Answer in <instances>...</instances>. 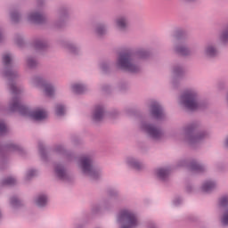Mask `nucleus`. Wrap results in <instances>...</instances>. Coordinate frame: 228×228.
<instances>
[{"label":"nucleus","instance_id":"1","mask_svg":"<svg viewBox=\"0 0 228 228\" xmlns=\"http://www.w3.org/2000/svg\"><path fill=\"white\" fill-rule=\"evenodd\" d=\"M2 60L4 64L3 76L6 77L10 92L13 95L9 102V111L12 113L18 112L22 117H29L33 120H45L47 118V112L45 110L40 109L31 110L28 106L20 102V96L19 95H20L22 91L15 84V79L19 77V72L13 67V63H12V54L4 53Z\"/></svg>","mask_w":228,"mask_h":228},{"label":"nucleus","instance_id":"2","mask_svg":"<svg viewBox=\"0 0 228 228\" xmlns=\"http://www.w3.org/2000/svg\"><path fill=\"white\" fill-rule=\"evenodd\" d=\"M117 67L118 69H121V70H126L132 74L140 72V66L134 64V53L131 51L119 53L117 61Z\"/></svg>","mask_w":228,"mask_h":228},{"label":"nucleus","instance_id":"3","mask_svg":"<svg viewBox=\"0 0 228 228\" xmlns=\"http://www.w3.org/2000/svg\"><path fill=\"white\" fill-rule=\"evenodd\" d=\"M200 124L198 122H193L188 125L185 128V139L190 145H193V143H200L202 140H206L208 138L209 133L207 131H199Z\"/></svg>","mask_w":228,"mask_h":228},{"label":"nucleus","instance_id":"4","mask_svg":"<svg viewBox=\"0 0 228 228\" xmlns=\"http://www.w3.org/2000/svg\"><path fill=\"white\" fill-rule=\"evenodd\" d=\"M80 168L87 177L97 180L102 175L101 168L97 167L94 163V159L90 156H84L80 159Z\"/></svg>","mask_w":228,"mask_h":228},{"label":"nucleus","instance_id":"5","mask_svg":"<svg viewBox=\"0 0 228 228\" xmlns=\"http://www.w3.org/2000/svg\"><path fill=\"white\" fill-rule=\"evenodd\" d=\"M180 102L183 108L190 111H196L202 108V102L199 99V94L195 91H187L181 95Z\"/></svg>","mask_w":228,"mask_h":228},{"label":"nucleus","instance_id":"6","mask_svg":"<svg viewBox=\"0 0 228 228\" xmlns=\"http://www.w3.org/2000/svg\"><path fill=\"white\" fill-rule=\"evenodd\" d=\"M118 220L121 224L120 228H136L140 225L138 216L133 210H121Z\"/></svg>","mask_w":228,"mask_h":228},{"label":"nucleus","instance_id":"7","mask_svg":"<svg viewBox=\"0 0 228 228\" xmlns=\"http://www.w3.org/2000/svg\"><path fill=\"white\" fill-rule=\"evenodd\" d=\"M31 83L35 86H42L47 97H53V95H54V92L56 91V89L51 83L47 82L42 77L40 76L32 77Z\"/></svg>","mask_w":228,"mask_h":228},{"label":"nucleus","instance_id":"8","mask_svg":"<svg viewBox=\"0 0 228 228\" xmlns=\"http://www.w3.org/2000/svg\"><path fill=\"white\" fill-rule=\"evenodd\" d=\"M141 129L147 133L148 136L153 140H161L163 138V130L153 124L143 121L141 124Z\"/></svg>","mask_w":228,"mask_h":228},{"label":"nucleus","instance_id":"9","mask_svg":"<svg viewBox=\"0 0 228 228\" xmlns=\"http://www.w3.org/2000/svg\"><path fill=\"white\" fill-rule=\"evenodd\" d=\"M8 152H19L21 156L26 154L24 148L13 142H9L4 146H0V157L2 159L4 158Z\"/></svg>","mask_w":228,"mask_h":228},{"label":"nucleus","instance_id":"10","mask_svg":"<svg viewBox=\"0 0 228 228\" xmlns=\"http://www.w3.org/2000/svg\"><path fill=\"white\" fill-rule=\"evenodd\" d=\"M179 167H187L191 172H194L195 174H202V172H206V167L204 165L200 164L197 160H181L178 163Z\"/></svg>","mask_w":228,"mask_h":228},{"label":"nucleus","instance_id":"11","mask_svg":"<svg viewBox=\"0 0 228 228\" xmlns=\"http://www.w3.org/2000/svg\"><path fill=\"white\" fill-rule=\"evenodd\" d=\"M150 114L157 120L161 119L165 115L163 106H161L158 102H151L150 106Z\"/></svg>","mask_w":228,"mask_h":228},{"label":"nucleus","instance_id":"12","mask_svg":"<svg viewBox=\"0 0 228 228\" xmlns=\"http://www.w3.org/2000/svg\"><path fill=\"white\" fill-rule=\"evenodd\" d=\"M174 51L178 56H191V54H193L192 50L183 41L175 45Z\"/></svg>","mask_w":228,"mask_h":228},{"label":"nucleus","instance_id":"13","mask_svg":"<svg viewBox=\"0 0 228 228\" xmlns=\"http://www.w3.org/2000/svg\"><path fill=\"white\" fill-rule=\"evenodd\" d=\"M58 20L55 23L56 28H61L65 26V22L69 20V8L61 6L58 10Z\"/></svg>","mask_w":228,"mask_h":228},{"label":"nucleus","instance_id":"14","mask_svg":"<svg viewBox=\"0 0 228 228\" xmlns=\"http://www.w3.org/2000/svg\"><path fill=\"white\" fill-rule=\"evenodd\" d=\"M54 151L55 152H57V154H61V156H63V158L67 160V161H73L75 159V156L74 153L67 151L65 149V146L61 145V144H57L54 146Z\"/></svg>","mask_w":228,"mask_h":228},{"label":"nucleus","instance_id":"15","mask_svg":"<svg viewBox=\"0 0 228 228\" xmlns=\"http://www.w3.org/2000/svg\"><path fill=\"white\" fill-rule=\"evenodd\" d=\"M55 175H57L58 179L61 181H69L70 179V175L67 173V169L61 164H56L54 167Z\"/></svg>","mask_w":228,"mask_h":228},{"label":"nucleus","instance_id":"16","mask_svg":"<svg viewBox=\"0 0 228 228\" xmlns=\"http://www.w3.org/2000/svg\"><path fill=\"white\" fill-rule=\"evenodd\" d=\"M28 20L34 24H45L47 18H45V15L40 14L39 12H31L28 15Z\"/></svg>","mask_w":228,"mask_h":228},{"label":"nucleus","instance_id":"17","mask_svg":"<svg viewBox=\"0 0 228 228\" xmlns=\"http://www.w3.org/2000/svg\"><path fill=\"white\" fill-rule=\"evenodd\" d=\"M116 27L119 31H127V28H129V19L126 16H119L116 20Z\"/></svg>","mask_w":228,"mask_h":228},{"label":"nucleus","instance_id":"18","mask_svg":"<svg viewBox=\"0 0 228 228\" xmlns=\"http://www.w3.org/2000/svg\"><path fill=\"white\" fill-rule=\"evenodd\" d=\"M105 113H106V110H104V107H102V105L96 106L93 112L94 122H101L102 118H104Z\"/></svg>","mask_w":228,"mask_h":228},{"label":"nucleus","instance_id":"19","mask_svg":"<svg viewBox=\"0 0 228 228\" xmlns=\"http://www.w3.org/2000/svg\"><path fill=\"white\" fill-rule=\"evenodd\" d=\"M33 47L36 51H45L49 47V43L44 38H37L33 42Z\"/></svg>","mask_w":228,"mask_h":228},{"label":"nucleus","instance_id":"20","mask_svg":"<svg viewBox=\"0 0 228 228\" xmlns=\"http://www.w3.org/2000/svg\"><path fill=\"white\" fill-rule=\"evenodd\" d=\"M157 174V177L160 180V181H168V177H170V168L168 167H161L157 169L156 171Z\"/></svg>","mask_w":228,"mask_h":228},{"label":"nucleus","instance_id":"21","mask_svg":"<svg viewBox=\"0 0 228 228\" xmlns=\"http://www.w3.org/2000/svg\"><path fill=\"white\" fill-rule=\"evenodd\" d=\"M126 163L135 170H143V168L145 167V166H143V163L140 162L134 158H128Z\"/></svg>","mask_w":228,"mask_h":228},{"label":"nucleus","instance_id":"22","mask_svg":"<svg viewBox=\"0 0 228 228\" xmlns=\"http://www.w3.org/2000/svg\"><path fill=\"white\" fill-rule=\"evenodd\" d=\"M184 76V68L181 65H175L173 67L174 79H181Z\"/></svg>","mask_w":228,"mask_h":228},{"label":"nucleus","instance_id":"23","mask_svg":"<svg viewBox=\"0 0 228 228\" xmlns=\"http://www.w3.org/2000/svg\"><path fill=\"white\" fill-rule=\"evenodd\" d=\"M215 188H216V183L213 181H207L202 184L201 190L205 193H211Z\"/></svg>","mask_w":228,"mask_h":228},{"label":"nucleus","instance_id":"24","mask_svg":"<svg viewBox=\"0 0 228 228\" xmlns=\"http://www.w3.org/2000/svg\"><path fill=\"white\" fill-rule=\"evenodd\" d=\"M205 54L209 58H215L218 56V50L213 45H208L205 47Z\"/></svg>","mask_w":228,"mask_h":228},{"label":"nucleus","instance_id":"25","mask_svg":"<svg viewBox=\"0 0 228 228\" xmlns=\"http://www.w3.org/2000/svg\"><path fill=\"white\" fill-rule=\"evenodd\" d=\"M71 88L74 94H77L78 95H81V94H85V92H86V86L83 84H74L71 86Z\"/></svg>","mask_w":228,"mask_h":228},{"label":"nucleus","instance_id":"26","mask_svg":"<svg viewBox=\"0 0 228 228\" xmlns=\"http://www.w3.org/2000/svg\"><path fill=\"white\" fill-rule=\"evenodd\" d=\"M107 28L106 24L98 23L95 27L96 35H98V37H103V35H106Z\"/></svg>","mask_w":228,"mask_h":228},{"label":"nucleus","instance_id":"27","mask_svg":"<svg viewBox=\"0 0 228 228\" xmlns=\"http://www.w3.org/2000/svg\"><path fill=\"white\" fill-rule=\"evenodd\" d=\"M2 186H15L17 184V180L12 176L4 178L1 182Z\"/></svg>","mask_w":228,"mask_h":228},{"label":"nucleus","instance_id":"28","mask_svg":"<svg viewBox=\"0 0 228 228\" xmlns=\"http://www.w3.org/2000/svg\"><path fill=\"white\" fill-rule=\"evenodd\" d=\"M36 204L38 208H45L47 206V196L39 195L36 200Z\"/></svg>","mask_w":228,"mask_h":228},{"label":"nucleus","instance_id":"29","mask_svg":"<svg viewBox=\"0 0 228 228\" xmlns=\"http://www.w3.org/2000/svg\"><path fill=\"white\" fill-rule=\"evenodd\" d=\"M135 56H137V58H140L141 60H145L151 56V53H149V51L145 49H139L135 53Z\"/></svg>","mask_w":228,"mask_h":228},{"label":"nucleus","instance_id":"30","mask_svg":"<svg viewBox=\"0 0 228 228\" xmlns=\"http://www.w3.org/2000/svg\"><path fill=\"white\" fill-rule=\"evenodd\" d=\"M27 65L28 69H37L38 67V61L33 56L27 57Z\"/></svg>","mask_w":228,"mask_h":228},{"label":"nucleus","instance_id":"31","mask_svg":"<svg viewBox=\"0 0 228 228\" xmlns=\"http://www.w3.org/2000/svg\"><path fill=\"white\" fill-rule=\"evenodd\" d=\"M173 37L175 40H180L183 42V40H186V32L183 30H176Z\"/></svg>","mask_w":228,"mask_h":228},{"label":"nucleus","instance_id":"32","mask_svg":"<svg viewBox=\"0 0 228 228\" xmlns=\"http://www.w3.org/2000/svg\"><path fill=\"white\" fill-rule=\"evenodd\" d=\"M65 47L69 51V53H71V54H79V48H77L74 44L67 43Z\"/></svg>","mask_w":228,"mask_h":228},{"label":"nucleus","instance_id":"33","mask_svg":"<svg viewBox=\"0 0 228 228\" xmlns=\"http://www.w3.org/2000/svg\"><path fill=\"white\" fill-rule=\"evenodd\" d=\"M219 38L223 44H227L228 42V26L223 28L221 31V34L219 36Z\"/></svg>","mask_w":228,"mask_h":228},{"label":"nucleus","instance_id":"34","mask_svg":"<svg viewBox=\"0 0 228 228\" xmlns=\"http://www.w3.org/2000/svg\"><path fill=\"white\" fill-rule=\"evenodd\" d=\"M10 204L12 206V208H20L21 206H24L22 200L17 197H12L10 200Z\"/></svg>","mask_w":228,"mask_h":228},{"label":"nucleus","instance_id":"35","mask_svg":"<svg viewBox=\"0 0 228 228\" xmlns=\"http://www.w3.org/2000/svg\"><path fill=\"white\" fill-rule=\"evenodd\" d=\"M55 113L57 117H63L65 115V105L57 104L55 106Z\"/></svg>","mask_w":228,"mask_h":228},{"label":"nucleus","instance_id":"36","mask_svg":"<svg viewBox=\"0 0 228 228\" xmlns=\"http://www.w3.org/2000/svg\"><path fill=\"white\" fill-rule=\"evenodd\" d=\"M38 151L42 159H47V153L45 152V147L44 146V144H42V142L38 143Z\"/></svg>","mask_w":228,"mask_h":228},{"label":"nucleus","instance_id":"37","mask_svg":"<svg viewBox=\"0 0 228 228\" xmlns=\"http://www.w3.org/2000/svg\"><path fill=\"white\" fill-rule=\"evenodd\" d=\"M11 20L12 22L16 23L20 21V13L19 12L14 11L11 12Z\"/></svg>","mask_w":228,"mask_h":228},{"label":"nucleus","instance_id":"38","mask_svg":"<svg viewBox=\"0 0 228 228\" xmlns=\"http://www.w3.org/2000/svg\"><path fill=\"white\" fill-rule=\"evenodd\" d=\"M8 133V127H6V123L4 120L0 119V135L3 136Z\"/></svg>","mask_w":228,"mask_h":228},{"label":"nucleus","instance_id":"39","mask_svg":"<svg viewBox=\"0 0 228 228\" xmlns=\"http://www.w3.org/2000/svg\"><path fill=\"white\" fill-rule=\"evenodd\" d=\"M221 224H223V225H228V208H226L223 213Z\"/></svg>","mask_w":228,"mask_h":228},{"label":"nucleus","instance_id":"40","mask_svg":"<svg viewBox=\"0 0 228 228\" xmlns=\"http://www.w3.org/2000/svg\"><path fill=\"white\" fill-rule=\"evenodd\" d=\"M37 175V170L35 169H30L27 172L26 175V181H30V179H33V177H35Z\"/></svg>","mask_w":228,"mask_h":228},{"label":"nucleus","instance_id":"41","mask_svg":"<svg viewBox=\"0 0 228 228\" xmlns=\"http://www.w3.org/2000/svg\"><path fill=\"white\" fill-rule=\"evenodd\" d=\"M219 205L221 208H227L228 206V196H223L219 200Z\"/></svg>","mask_w":228,"mask_h":228},{"label":"nucleus","instance_id":"42","mask_svg":"<svg viewBox=\"0 0 228 228\" xmlns=\"http://www.w3.org/2000/svg\"><path fill=\"white\" fill-rule=\"evenodd\" d=\"M15 44L19 45V47H22L24 45V38L20 35H16L15 37Z\"/></svg>","mask_w":228,"mask_h":228},{"label":"nucleus","instance_id":"43","mask_svg":"<svg viewBox=\"0 0 228 228\" xmlns=\"http://www.w3.org/2000/svg\"><path fill=\"white\" fill-rule=\"evenodd\" d=\"M108 195L109 197H118V191H117V190L115 189H109Z\"/></svg>","mask_w":228,"mask_h":228},{"label":"nucleus","instance_id":"44","mask_svg":"<svg viewBox=\"0 0 228 228\" xmlns=\"http://www.w3.org/2000/svg\"><path fill=\"white\" fill-rule=\"evenodd\" d=\"M101 69L103 72H110V64H108V62H102L101 64Z\"/></svg>","mask_w":228,"mask_h":228},{"label":"nucleus","instance_id":"45","mask_svg":"<svg viewBox=\"0 0 228 228\" xmlns=\"http://www.w3.org/2000/svg\"><path fill=\"white\" fill-rule=\"evenodd\" d=\"M181 202H183V200L181 198H177L174 200L175 206H179V204H181Z\"/></svg>","mask_w":228,"mask_h":228},{"label":"nucleus","instance_id":"46","mask_svg":"<svg viewBox=\"0 0 228 228\" xmlns=\"http://www.w3.org/2000/svg\"><path fill=\"white\" fill-rule=\"evenodd\" d=\"M4 35L3 34V28H0V44L1 42H4Z\"/></svg>","mask_w":228,"mask_h":228},{"label":"nucleus","instance_id":"47","mask_svg":"<svg viewBox=\"0 0 228 228\" xmlns=\"http://www.w3.org/2000/svg\"><path fill=\"white\" fill-rule=\"evenodd\" d=\"M99 209H100L99 206H94L93 208V213H99Z\"/></svg>","mask_w":228,"mask_h":228},{"label":"nucleus","instance_id":"48","mask_svg":"<svg viewBox=\"0 0 228 228\" xmlns=\"http://www.w3.org/2000/svg\"><path fill=\"white\" fill-rule=\"evenodd\" d=\"M149 228H158V227H156V224H154V223H150Z\"/></svg>","mask_w":228,"mask_h":228},{"label":"nucleus","instance_id":"49","mask_svg":"<svg viewBox=\"0 0 228 228\" xmlns=\"http://www.w3.org/2000/svg\"><path fill=\"white\" fill-rule=\"evenodd\" d=\"M108 88H110V86H105L102 87L103 92H108Z\"/></svg>","mask_w":228,"mask_h":228},{"label":"nucleus","instance_id":"50","mask_svg":"<svg viewBox=\"0 0 228 228\" xmlns=\"http://www.w3.org/2000/svg\"><path fill=\"white\" fill-rule=\"evenodd\" d=\"M187 191H191V186L187 187Z\"/></svg>","mask_w":228,"mask_h":228},{"label":"nucleus","instance_id":"51","mask_svg":"<svg viewBox=\"0 0 228 228\" xmlns=\"http://www.w3.org/2000/svg\"><path fill=\"white\" fill-rule=\"evenodd\" d=\"M1 218H3V214H1V212H0V220H1Z\"/></svg>","mask_w":228,"mask_h":228}]
</instances>
